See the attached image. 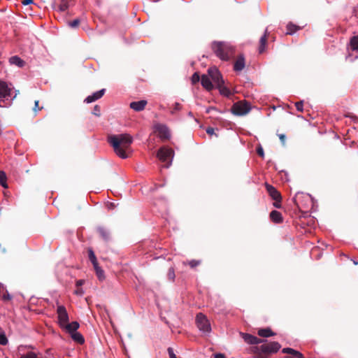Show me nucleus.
Returning a JSON list of instances; mask_svg holds the SVG:
<instances>
[{
  "instance_id": "f257e3e1",
  "label": "nucleus",
  "mask_w": 358,
  "mask_h": 358,
  "mask_svg": "<svg viewBox=\"0 0 358 358\" xmlns=\"http://www.w3.org/2000/svg\"><path fill=\"white\" fill-rule=\"evenodd\" d=\"M108 142L113 148L115 154L122 159L129 157L133 138L128 134H121L108 136Z\"/></svg>"
},
{
  "instance_id": "f03ea898",
  "label": "nucleus",
  "mask_w": 358,
  "mask_h": 358,
  "mask_svg": "<svg viewBox=\"0 0 358 358\" xmlns=\"http://www.w3.org/2000/svg\"><path fill=\"white\" fill-rule=\"evenodd\" d=\"M202 86L206 90H229L225 85L222 76L216 67H211L208 71V74L203 75L201 78Z\"/></svg>"
},
{
  "instance_id": "7ed1b4c3",
  "label": "nucleus",
  "mask_w": 358,
  "mask_h": 358,
  "mask_svg": "<svg viewBox=\"0 0 358 358\" xmlns=\"http://www.w3.org/2000/svg\"><path fill=\"white\" fill-rule=\"evenodd\" d=\"M212 49L216 56L222 60H228L234 54V48L225 42L213 43Z\"/></svg>"
},
{
  "instance_id": "20e7f679",
  "label": "nucleus",
  "mask_w": 358,
  "mask_h": 358,
  "mask_svg": "<svg viewBox=\"0 0 358 358\" xmlns=\"http://www.w3.org/2000/svg\"><path fill=\"white\" fill-rule=\"evenodd\" d=\"M174 155V151L167 147H162L157 153V157L163 163H166V167H169L171 164Z\"/></svg>"
},
{
  "instance_id": "39448f33",
  "label": "nucleus",
  "mask_w": 358,
  "mask_h": 358,
  "mask_svg": "<svg viewBox=\"0 0 358 358\" xmlns=\"http://www.w3.org/2000/svg\"><path fill=\"white\" fill-rule=\"evenodd\" d=\"M250 109L249 103L242 101L234 103L231 108V112L235 115L243 116L248 114Z\"/></svg>"
},
{
  "instance_id": "423d86ee",
  "label": "nucleus",
  "mask_w": 358,
  "mask_h": 358,
  "mask_svg": "<svg viewBox=\"0 0 358 358\" xmlns=\"http://www.w3.org/2000/svg\"><path fill=\"white\" fill-rule=\"evenodd\" d=\"M196 322L199 330L206 333L210 331L211 328L210 322L203 314L199 313L196 315Z\"/></svg>"
},
{
  "instance_id": "0eeeda50",
  "label": "nucleus",
  "mask_w": 358,
  "mask_h": 358,
  "mask_svg": "<svg viewBox=\"0 0 358 358\" xmlns=\"http://www.w3.org/2000/svg\"><path fill=\"white\" fill-rule=\"evenodd\" d=\"M280 347L281 346L279 343L273 341L262 345L260 347H256V350L258 351L261 350L268 355L270 354L277 352L280 350Z\"/></svg>"
},
{
  "instance_id": "6e6552de",
  "label": "nucleus",
  "mask_w": 358,
  "mask_h": 358,
  "mask_svg": "<svg viewBox=\"0 0 358 358\" xmlns=\"http://www.w3.org/2000/svg\"><path fill=\"white\" fill-rule=\"evenodd\" d=\"M57 314L59 324L63 328L69 321V315L66 308L64 306H58L57 308Z\"/></svg>"
},
{
  "instance_id": "1a4fd4ad",
  "label": "nucleus",
  "mask_w": 358,
  "mask_h": 358,
  "mask_svg": "<svg viewBox=\"0 0 358 358\" xmlns=\"http://www.w3.org/2000/svg\"><path fill=\"white\" fill-rule=\"evenodd\" d=\"M155 129L162 140H168L170 138V132L166 125L157 124L155 126Z\"/></svg>"
},
{
  "instance_id": "9d476101",
  "label": "nucleus",
  "mask_w": 358,
  "mask_h": 358,
  "mask_svg": "<svg viewBox=\"0 0 358 358\" xmlns=\"http://www.w3.org/2000/svg\"><path fill=\"white\" fill-rule=\"evenodd\" d=\"M240 335L244 340V341L248 344H259L262 343L264 341V340L247 333L241 332Z\"/></svg>"
},
{
  "instance_id": "9b49d317",
  "label": "nucleus",
  "mask_w": 358,
  "mask_h": 358,
  "mask_svg": "<svg viewBox=\"0 0 358 358\" xmlns=\"http://www.w3.org/2000/svg\"><path fill=\"white\" fill-rule=\"evenodd\" d=\"M265 187L268 194L272 198V199H282L280 192H278L275 187L268 183H265Z\"/></svg>"
},
{
  "instance_id": "f8f14e48",
  "label": "nucleus",
  "mask_w": 358,
  "mask_h": 358,
  "mask_svg": "<svg viewBox=\"0 0 358 358\" xmlns=\"http://www.w3.org/2000/svg\"><path fill=\"white\" fill-rule=\"evenodd\" d=\"M282 352L283 353L289 355L287 356L286 358H305L304 356L300 352L296 351L292 348H283Z\"/></svg>"
},
{
  "instance_id": "ddd939ff",
  "label": "nucleus",
  "mask_w": 358,
  "mask_h": 358,
  "mask_svg": "<svg viewBox=\"0 0 358 358\" xmlns=\"http://www.w3.org/2000/svg\"><path fill=\"white\" fill-rule=\"evenodd\" d=\"M148 102L145 100H141L138 101H133L130 103V108L135 111H141L143 110L145 106L147 105Z\"/></svg>"
},
{
  "instance_id": "4468645a",
  "label": "nucleus",
  "mask_w": 358,
  "mask_h": 358,
  "mask_svg": "<svg viewBox=\"0 0 358 358\" xmlns=\"http://www.w3.org/2000/svg\"><path fill=\"white\" fill-rule=\"evenodd\" d=\"M269 216H270L271 220L275 224H280L283 222V218H282V214H281V213H280L278 210H272L270 213Z\"/></svg>"
},
{
  "instance_id": "2eb2a0df",
  "label": "nucleus",
  "mask_w": 358,
  "mask_h": 358,
  "mask_svg": "<svg viewBox=\"0 0 358 358\" xmlns=\"http://www.w3.org/2000/svg\"><path fill=\"white\" fill-rule=\"evenodd\" d=\"M245 59L243 55L238 57L237 60L235 62L234 65V69L235 71H241L245 68Z\"/></svg>"
},
{
  "instance_id": "dca6fc26",
  "label": "nucleus",
  "mask_w": 358,
  "mask_h": 358,
  "mask_svg": "<svg viewBox=\"0 0 358 358\" xmlns=\"http://www.w3.org/2000/svg\"><path fill=\"white\" fill-rule=\"evenodd\" d=\"M80 324L78 322H72L71 323H67L63 329H64L66 332L69 334H72L73 332H76L77 329L79 328Z\"/></svg>"
},
{
  "instance_id": "f3484780",
  "label": "nucleus",
  "mask_w": 358,
  "mask_h": 358,
  "mask_svg": "<svg viewBox=\"0 0 358 358\" xmlns=\"http://www.w3.org/2000/svg\"><path fill=\"white\" fill-rule=\"evenodd\" d=\"M104 92L105 91H96L92 95L88 96L85 99V102L89 103L96 101L97 99L101 98L103 96Z\"/></svg>"
},
{
  "instance_id": "a211bd4d",
  "label": "nucleus",
  "mask_w": 358,
  "mask_h": 358,
  "mask_svg": "<svg viewBox=\"0 0 358 358\" xmlns=\"http://www.w3.org/2000/svg\"><path fill=\"white\" fill-rule=\"evenodd\" d=\"M257 334L261 337H270L275 335V334L271 330V328L267 327L265 329H259L257 331Z\"/></svg>"
},
{
  "instance_id": "6ab92c4d",
  "label": "nucleus",
  "mask_w": 358,
  "mask_h": 358,
  "mask_svg": "<svg viewBox=\"0 0 358 358\" xmlns=\"http://www.w3.org/2000/svg\"><path fill=\"white\" fill-rule=\"evenodd\" d=\"M97 231L103 241L108 242L110 240V234L106 229L100 227L98 228Z\"/></svg>"
},
{
  "instance_id": "aec40b11",
  "label": "nucleus",
  "mask_w": 358,
  "mask_h": 358,
  "mask_svg": "<svg viewBox=\"0 0 358 358\" xmlns=\"http://www.w3.org/2000/svg\"><path fill=\"white\" fill-rule=\"evenodd\" d=\"M11 94L10 91H0V107L6 106L7 103L3 105L2 103H4L6 100H8L9 97H10Z\"/></svg>"
},
{
  "instance_id": "412c9836",
  "label": "nucleus",
  "mask_w": 358,
  "mask_h": 358,
  "mask_svg": "<svg viewBox=\"0 0 358 358\" xmlns=\"http://www.w3.org/2000/svg\"><path fill=\"white\" fill-rule=\"evenodd\" d=\"M268 29H266L264 34L260 38V45L259 48V53H262L266 48V38H267Z\"/></svg>"
},
{
  "instance_id": "4be33fe9",
  "label": "nucleus",
  "mask_w": 358,
  "mask_h": 358,
  "mask_svg": "<svg viewBox=\"0 0 358 358\" xmlns=\"http://www.w3.org/2000/svg\"><path fill=\"white\" fill-rule=\"evenodd\" d=\"M9 62L11 64L16 65L19 67H22L24 62L18 56H13L9 59Z\"/></svg>"
},
{
  "instance_id": "5701e85b",
  "label": "nucleus",
  "mask_w": 358,
  "mask_h": 358,
  "mask_svg": "<svg viewBox=\"0 0 358 358\" xmlns=\"http://www.w3.org/2000/svg\"><path fill=\"white\" fill-rule=\"evenodd\" d=\"M71 337L75 342L79 344H83L85 343L84 337L78 331L71 334Z\"/></svg>"
},
{
  "instance_id": "b1692460",
  "label": "nucleus",
  "mask_w": 358,
  "mask_h": 358,
  "mask_svg": "<svg viewBox=\"0 0 358 358\" xmlns=\"http://www.w3.org/2000/svg\"><path fill=\"white\" fill-rule=\"evenodd\" d=\"M6 175L4 171H0V185L4 188H7L8 185L6 183Z\"/></svg>"
},
{
  "instance_id": "393cba45",
  "label": "nucleus",
  "mask_w": 358,
  "mask_h": 358,
  "mask_svg": "<svg viewBox=\"0 0 358 358\" xmlns=\"http://www.w3.org/2000/svg\"><path fill=\"white\" fill-rule=\"evenodd\" d=\"M350 47L352 50H358V36H353L351 38Z\"/></svg>"
},
{
  "instance_id": "a878e982",
  "label": "nucleus",
  "mask_w": 358,
  "mask_h": 358,
  "mask_svg": "<svg viewBox=\"0 0 358 358\" xmlns=\"http://www.w3.org/2000/svg\"><path fill=\"white\" fill-rule=\"evenodd\" d=\"M69 8L68 2L66 0H62L61 3L57 7V10L59 12H64Z\"/></svg>"
},
{
  "instance_id": "bb28decb",
  "label": "nucleus",
  "mask_w": 358,
  "mask_h": 358,
  "mask_svg": "<svg viewBox=\"0 0 358 358\" xmlns=\"http://www.w3.org/2000/svg\"><path fill=\"white\" fill-rule=\"evenodd\" d=\"M298 29L295 24L289 23L287 26V34L292 35Z\"/></svg>"
},
{
  "instance_id": "cd10ccee",
  "label": "nucleus",
  "mask_w": 358,
  "mask_h": 358,
  "mask_svg": "<svg viewBox=\"0 0 358 358\" xmlns=\"http://www.w3.org/2000/svg\"><path fill=\"white\" fill-rule=\"evenodd\" d=\"M253 352L255 355V358H267L268 355L266 353H264L261 350H257L256 347L254 348Z\"/></svg>"
},
{
  "instance_id": "c85d7f7f",
  "label": "nucleus",
  "mask_w": 358,
  "mask_h": 358,
  "mask_svg": "<svg viewBox=\"0 0 358 358\" xmlns=\"http://www.w3.org/2000/svg\"><path fill=\"white\" fill-rule=\"evenodd\" d=\"M89 259L92 264H95L97 262L96 257L94 255V251L92 249H89L88 250Z\"/></svg>"
},
{
  "instance_id": "c756f323",
  "label": "nucleus",
  "mask_w": 358,
  "mask_h": 358,
  "mask_svg": "<svg viewBox=\"0 0 358 358\" xmlns=\"http://www.w3.org/2000/svg\"><path fill=\"white\" fill-rule=\"evenodd\" d=\"M0 90H12L11 84H8L5 81L0 80Z\"/></svg>"
},
{
  "instance_id": "7c9ffc66",
  "label": "nucleus",
  "mask_w": 358,
  "mask_h": 358,
  "mask_svg": "<svg viewBox=\"0 0 358 358\" xmlns=\"http://www.w3.org/2000/svg\"><path fill=\"white\" fill-rule=\"evenodd\" d=\"M187 264L192 268H194L195 267H196L197 266L200 265L201 264V261L200 260H196V259H192V260H190L189 262H187Z\"/></svg>"
},
{
  "instance_id": "2f4dec72",
  "label": "nucleus",
  "mask_w": 358,
  "mask_h": 358,
  "mask_svg": "<svg viewBox=\"0 0 358 358\" xmlns=\"http://www.w3.org/2000/svg\"><path fill=\"white\" fill-rule=\"evenodd\" d=\"M167 277H168L169 280H172V281L174 280L176 275H175V271H174L173 268H170L169 269L168 273H167Z\"/></svg>"
},
{
  "instance_id": "473e14b6",
  "label": "nucleus",
  "mask_w": 358,
  "mask_h": 358,
  "mask_svg": "<svg viewBox=\"0 0 358 358\" xmlns=\"http://www.w3.org/2000/svg\"><path fill=\"white\" fill-rule=\"evenodd\" d=\"M95 271H96V274L98 278L100 280H102L104 279V278H105L104 271L101 268H99V269L96 270Z\"/></svg>"
},
{
  "instance_id": "72a5a7b5",
  "label": "nucleus",
  "mask_w": 358,
  "mask_h": 358,
  "mask_svg": "<svg viewBox=\"0 0 358 358\" xmlns=\"http://www.w3.org/2000/svg\"><path fill=\"white\" fill-rule=\"evenodd\" d=\"M68 24H69V26L71 27V28H76L79 25L80 20L78 19H75L74 20L69 22Z\"/></svg>"
},
{
  "instance_id": "f704fd0d",
  "label": "nucleus",
  "mask_w": 358,
  "mask_h": 358,
  "mask_svg": "<svg viewBox=\"0 0 358 358\" xmlns=\"http://www.w3.org/2000/svg\"><path fill=\"white\" fill-rule=\"evenodd\" d=\"M295 106L298 111L303 112V101H300L295 103Z\"/></svg>"
},
{
  "instance_id": "c9c22d12",
  "label": "nucleus",
  "mask_w": 358,
  "mask_h": 358,
  "mask_svg": "<svg viewBox=\"0 0 358 358\" xmlns=\"http://www.w3.org/2000/svg\"><path fill=\"white\" fill-rule=\"evenodd\" d=\"M8 343V339L5 334L0 335V345H5Z\"/></svg>"
},
{
  "instance_id": "e433bc0d",
  "label": "nucleus",
  "mask_w": 358,
  "mask_h": 358,
  "mask_svg": "<svg viewBox=\"0 0 358 358\" xmlns=\"http://www.w3.org/2000/svg\"><path fill=\"white\" fill-rule=\"evenodd\" d=\"M92 113L97 116V117H99L101 115V113H100V107L98 106V105H96L94 107V110H93V112Z\"/></svg>"
},
{
  "instance_id": "4c0bfd02",
  "label": "nucleus",
  "mask_w": 358,
  "mask_h": 358,
  "mask_svg": "<svg viewBox=\"0 0 358 358\" xmlns=\"http://www.w3.org/2000/svg\"><path fill=\"white\" fill-rule=\"evenodd\" d=\"M181 109V105L179 103H175L173 110H171V113H174L177 110H180Z\"/></svg>"
},
{
  "instance_id": "58836bf2",
  "label": "nucleus",
  "mask_w": 358,
  "mask_h": 358,
  "mask_svg": "<svg viewBox=\"0 0 358 358\" xmlns=\"http://www.w3.org/2000/svg\"><path fill=\"white\" fill-rule=\"evenodd\" d=\"M274 201L273 206L277 208H280L282 199H275Z\"/></svg>"
},
{
  "instance_id": "ea45409f",
  "label": "nucleus",
  "mask_w": 358,
  "mask_h": 358,
  "mask_svg": "<svg viewBox=\"0 0 358 358\" xmlns=\"http://www.w3.org/2000/svg\"><path fill=\"white\" fill-rule=\"evenodd\" d=\"M257 152L260 157H264V152L263 148L261 146L257 148Z\"/></svg>"
},
{
  "instance_id": "a19ab883",
  "label": "nucleus",
  "mask_w": 358,
  "mask_h": 358,
  "mask_svg": "<svg viewBox=\"0 0 358 358\" xmlns=\"http://www.w3.org/2000/svg\"><path fill=\"white\" fill-rule=\"evenodd\" d=\"M278 137H279L282 144L284 145L285 144V140H286L285 135L283 134H278Z\"/></svg>"
},
{
  "instance_id": "79ce46f5",
  "label": "nucleus",
  "mask_w": 358,
  "mask_h": 358,
  "mask_svg": "<svg viewBox=\"0 0 358 358\" xmlns=\"http://www.w3.org/2000/svg\"><path fill=\"white\" fill-rule=\"evenodd\" d=\"M12 296L7 292L6 294H4L2 296V299L3 301H10L11 300Z\"/></svg>"
},
{
  "instance_id": "37998d69",
  "label": "nucleus",
  "mask_w": 358,
  "mask_h": 358,
  "mask_svg": "<svg viewBox=\"0 0 358 358\" xmlns=\"http://www.w3.org/2000/svg\"><path fill=\"white\" fill-rule=\"evenodd\" d=\"M231 92L232 91H227V90L220 91V94L224 96H229L230 95H231L232 94Z\"/></svg>"
},
{
  "instance_id": "c03bdc74",
  "label": "nucleus",
  "mask_w": 358,
  "mask_h": 358,
  "mask_svg": "<svg viewBox=\"0 0 358 358\" xmlns=\"http://www.w3.org/2000/svg\"><path fill=\"white\" fill-rule=\"evenodd\" d=\"M199 80V74L197 73H194V75L192 76V82L195 83V82H198Z\"/></svg>"
},
{
  "instance_id": "a18cd8bd",
  "label": "nucleus",
  "mask_w": 358,
  "mask_h": 358,
  "mask_svg": "<svg viewBox=\"0 0 358 358\" xmlns=\"http://www.w3.org/2000/svg\"><path fill=\"white\" fill-rule=\"evenodd\" d=\"M83 293H84V292H83L82 288H78L75 291V294H77V295H82V294H83Z\"/></svg>"
},
{
  "instance_id": "49530a36",
  "label": "nucleus",
  "mask_w": 358,
  "mask_h": 358,
  "mask_svg": "<svg viewBox=\"0 0 358 358\" xmlns=\"http://www.w3.org/2000/svg\"><path fill=\"white\" fill-rule=\"evenodd\" d=\"M84 282H85V280H77V281H76V286H77L78 287H80L81 285H83L84 284Z\"/></svg>"
},
{
  "instance_id": "de8ad7c7",
  "label": "nucleus",
  "mask_w": 358,
  "mask_h": 358,
  "mask_svg": "<svg viewBox=\"0 0 358 358\" xmlns=\"http://www.w3.org/2000/svg\"><path fill=\"white\" fill-rule=\"evenodd\" d=\"M22 3L23 5H25V6L29 5V4L33 3V0H23Z\"/></svg>"
},
{
  "instance_id": "09e8293b",
  "label": "nucleus",
  "mask_w": 358,
  "mask_h": 358,
  "mask_svg": "<svg viewBox=\"0 0 358 358\" xmlns=\"http://www.w3.org/2000/svg\"><path fill=\"white\" fill-rule=\"evenodd\" d=\"M38 103H39V101H35V107H34V110L35 111H36L37 110H41V109H42V108H39V107H38Z\"/></svg>"
},
{
  "instance_id": "8fccbe9b",
  "label": "nucleus",
  "mask_w": 358,
  "mask_h": 358,
  "mask_svg": "<svg viewBox=\"0 0 358 358\" xmlns=\"http://www.w3.org/2000/svg\"><path fill=\"white\" fill-rule=\"evenodd\" d=\"M206 132L207 134H213L214 133V129L212 128V127H208L207 129H206Z\"/></svg>"
},
{
  "instance_id": "3c124183",
  "label": "nucleus",
  "mask_w": 358,
  "mask_h": 358,
  "mask_svg": "<svg viewBox=\"0 0 358 358\" xmlns=\"http://www.w3.org/2000/svg\"><path fill=\"white\" fill-rule=\"evenodd\" d=\"M215 358H226L224 354L218 353L215 355Z\"/></svg>"
},
{
  "instance_id": "603ef678",
  "label": "nucleus",
  "mask_w": 358,
  "mask_h": 358,
  "mask_svg": "<svg viewBox=\"0 0 358 358\" xmlns=\"http://www.w3.org/2000/svg\"><path fill=\"white\" fill-rule=\"evenodd\" d=\"M93 264V266H94V268L95 271L99 268H101V267L99 266V264L97 262L95 264Z\"/></svg>"
},
{
  "instance_id": "864d4df0",
  "label": "nucleus",
  "mask_w": 358,
  "mask_h": 358,
  "mask_svg": "<svg viewBox=\"0 0 358 358\" xmlns=\"http://www.w3.org/2000/svg\"><path fill=\"white\" fill-rule=\"evenodd\" d=\"M353 262H354V264H355V265H357V264H358V262H357L356 261H354Z\"/></svg>"
},
{
  "instance_id": "5fc2aeb1",
  "label": "nucleus",
  "mask_w": 358,
  "mask_h": 358,
  "mask_svg": "<svg viewBox=\"0 0 358 358\" xmlns=\"http://www.w3.org/2000/svg\"><path fill=\"white\" fill-rule=\"evenodd\" d=\"M250 83H248V86H245V87H250Z\"/></svg>"
}]
</instances>
